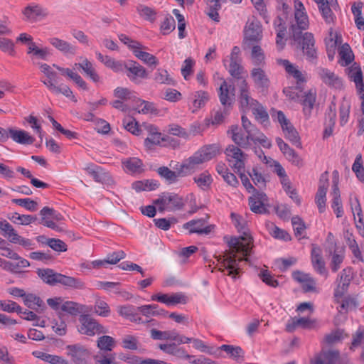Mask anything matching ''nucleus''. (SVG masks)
I'll return each instance as SVG.
<instances>
[{
    "instance_id": "nucleus-1",
    "label": "nucleus",
    "mask_w": 364,
    "mask_h": 364,
    "mask_svg": "<svg viewBox=\"0 0 364 364\" xmlns=\"http://www.w3.org/2000/svg\"><path fill=\"white\" fill-rule=\"evenodd\" d=\"M231 218L238 231L242 232L239 237H232L228 241L229 250L225 251L220 272L228 270V275L235 277L239 273L240 262H249L247 256L250 255L253 247V239L246 231V222L239 215L232 213Z\"/></svg>"
},
{
    "instance_id": "nucleus-2",
    "label": "nucleus",
    "mask_w": 364,
    "mask_h": 364,
    "mask_svg": "<svg viewBox=\"0 0 364 364\" xmlns=\"http://www.w3.org/2000/svg\"><path fill=\"white\" fill-rule=\"evenodd\" d=\"M295 13L294 19L291 23L289 33L294 41L301 38V33L309 28V22L306 14L304 12V4L299 0L294 1Z\"/></svg>"
},
{
    "instance_id": "nucleus-3",
    "label": "nucleus",
    "mask_w": 364,
    "mask_h": 364,
    "mask_svg": "<svg viewBox=\"0 0 364 364\" xmlns=\"http://www.w3.org/2000/svg\"><path fill=\"white\" fill-rule=\"evenodd\" d=\"M154 204L159 205V210L163 213L179 210L183 208L185 202L182 196L175 193H163L159 198L154 200Z\"/></svg>"
},
{
    "instance_id": "nucleus-4",
    "label": "nucleus",
    "mask_w": 364,
    "mask_h": 364,
    "mask_svg": "<svg viewBox=\"0 0 364 364\" xmlns=\"http://www.w3.org/2000/svg\"><path fill=\"white\" fill-rule=\"evenodd\" d=\"M80 325L78 332L88 336H93L95 334L106 333L107 330L100 324L97 320L92 318L89 314H82L79 317Z\"/></svg>"
},
{
    "instance_id": "nucleus-5",
    "label": "nucleus",
    "mask_w": 364,
    "mask_h": 364,
    "mask_svg": "<svg viewBox=\"0 0 364 364\" xmlns=\"http://www.w3.org/2000/svg\"><path fill=\"white\" fill-rule=\"evenodd\" d=\"M124 68L127 77L134 84L139 85L141 80L148 78L146 69L136 61L129 60L124 63Z\"/></svg>"
},
{
    "instance_id": "nucleus-6",
    "label": "nucleus",
    "mask_w": 364,
    "mask_h": 364,
    "mask_svg": "<svg viewBox=\"0 0 364 364\" xmlns=\"http://www.w3.org/2000/svg\"><path fill=\"white\" fill-rule=\"evenodd\" d=\"M66 354L74 364H87L90 353L81 344H71L65 347Z\"/></svg>"
},
{
    "instance_id": "nucleus-7",
    "label": "nucleus",
    "mask_w": 364,
    "mask_h": 364,
    "mask_svg": "<svg viewBox=\"0 0 364 364\" xmlns=\"http://www.w3.org/2000/svg\"><path fill=\"white\" fill-rule=\"evenodd\" d=\"M238 146L229 145L225 149V154L230 163L236 172H241L245 169V161L246 154Z\"/></svg>"
},
{
    "instance_id": "nucleus-8",
    "label": "nucleus",
    "mask_w": 364,
    "mask_h": 364,
    "mask_svg": "<svg viewBox=\"0 0 364 364\" xmlns=\"http://www.w3.org/2000/svg\"><path fill=\"white\" fill-rule=\"evenodd\" d=\"M296 41L301 47L303 53L306 60L314 62L317 59V51L315 48V40L311 33L306 32L304 35L301 33V38Z\"/></svg>"
},
{
    "instance_id": "nucleus-9",
    "label": "nucleus",
    "mask_w": 364,
    "mask_h": 364,
    "mask_svg": "<svg viewBox=\"0 0 364 364\" xmlns=\"http://www.w3.org/2000/svg\"><path fill=\"white\" fill-rule=\"evenodd\" d=\"M239 87L238 101L243 112L251 109L254 105H257V101L251 97L249 91V86L246 80L237 83Z\"/></svg>"
},
{
    "instance_id": "nucleus-10",
    "label": "nucleus",
    "mask_w": 364,
    "mask_h": 364,
    "mask_svg": "<svg viewBox=\"0 0 364 364\" xmlns=\"http://www.w3.org/2000/svg\"><path fill=\"white\" fill-rule=\"evenodd\" d=\"M340 352L336 349H322L310 360V364H337Z\"/></svg>"
},
{
    "instance_id": "nucleus-11",
    "label": "nucleus",
    "mask_w": 364,
    "mask_h": 364,
    "mask_svg": "<svg viewBox=\"0 0 364 364\" xmlns=\"http://www.w3.org/2000/svg\"><path fill=\"white\" fill-rule=\"evenodd\" d=\"M267 202V195L260 191H255L249 198V205L251 211L257 214H264L268 213L265 203Z\"/></svg>"
},
{
    "instance_id": "nucleus-12",
    "label": "nucleus",
    "mask_w": 364,
    "mask_h": 364,
    "mask_svg": "<svg viewBox=\"0 0 364 364\" xmlns=\"http://www.w3.org/2000/svg\"><path fill=\"white\" fill-rule=\"evenodd\" d=\"M22 14L24 16V20L31 23L36 22L39 18H45L48 15L46 9L36 4L28 5L22 11Z\"/></svg>"
},
{
    "instance_id": "nucleus-13",
    "label": "nucleus",
    "mask_w": 364,
    "mask_h": 364,
    "mask_svg": "<svg viewBox=\"0 0 364 364\" xmlns=\"http://www.w3.org/2000/svg\"><path fill=\"white\" fill-rule=\"evenodd\" d=\"M293 279L301 285L304 292L316 291L315 279L309 274L301 271H295L292 273Z\"/></svg>"
},
{
    "instance_id": "nucleus-14",
    "label": "nucleus",
    "mask_w": 364,
    "mask_h": 364,
    "mask_svg": "<svg viewBox=\"0 0 364 364\" xmlns=\"http://www.w3.org/2000/svg\"><path fill=\"white\" fill-rule=\"evenodd\" d=\"M205 219L192 220L183 224V228L188 230L190 234L208 235L213 229V225H205Z\"/></svg>"
},
{
    "instance_id": "nucleus-15",
    "label": "nucleus",
    "mask_w": 364,
    "mask_h": 364,
    "mask_svg": "<svg viewBox=\"0 0 364 364\" xmlns=\"http://www.w3.org/2000/svg\"><path fill=\"white\" fill-rule=\"evenodd\" d=\"M317 73L323 83L329 87L341 89L343 86L341 79L333 72L324 68H318Z\"/></svg>"
},
{
    "instance_id": "nucleus-16",
    "label": "nucleus",
    "mask_w": 364,
    "mask_h": 364,
    "mask_svg": "<svg viewBox=\"0 0 364 364\" xmlns=\"http://www.w3.org/2000/svg\"><path fill=\"white\" fill-rule=\"evenodd\" d=\"M250 76L257 89L267 90L269 86V79L265 71L261 68H254L250 72Z\"/></svg>"
},
{
    "instance_id": "nucleus-17",
    "label": "nucleus",
    "mask_w": 364,
    "mask_h": 364,
    "mask_svg": "<svg viewBox=\"0 0 364 364\" xmlns=\"http://www.w3.org/2000/svg\"><path fill=\"white\" fill-rule=\"evenodd\" d=\"M235 88L232 87V93L230 94V90L226 81H223L219 87L218 96L221 105L223 107L230 109L235 101Z\"/></svg>"
},
{
    "instance_id": "nucleus-18",
    "label": "nucleus",
    "mask_w": 364,
    "mask_h": 364,
    "mask_svg": "<svg viewBox=\"0 0 364 364\" xmlns=\"http://www.w3.org/2000/svg\"><path fill=\"white\" fill-rule=\"evenodd\" d=\"M152 301H156L166 304L168 306H173L178 304H185V296L181 294H173L168 295L167 294H156L151 296Z\"/></svg>"
},
{
    "instance_id": "nucleus-19",
    "label": "nucleus",
    "mask_w": 364,
    "mask_h": 364,
    "mask_svg": "<svg viewBox=\"0 0 364 364\" xmlns=\"http://www.w3.org/2000/svg\"><path fill=\"white\" fill-rule=\"evenodd\" d=\"M245 38L250 41L258 42L262 38V26L258 21L248 22L245 29Z\"/></svg>"
},
{
    "instance_id": "nucleus-20",
    "label": "nucleus",
    "mask_w": 364,
    "mask_h": 364,
    "mask_svg": "<svg viewBox=\"0 0 364 364\" xmlns=\"http://www.w3.org/2000/svg\"><path fill=\"white\" fill-rule=\"evenodd\" d=\"M360 348V360L364 362V326L359 328L352 334L351 343L349 346L350 350L355 351V349Z\"/></svg>"
},
{
    "instance_id": "nucleus-21",
    "label": "nucleus",
    "mask_w": 364,
    "mask_h": 364,
    "mask_svg": "<svg viewBox=\"0 0 364 364\" xmlns=\"http://www.w3.org/2000/svg\"><path fill=\"white\" fill-rule=\"evenodd\" d=\"M228 132L231 133L232 139L237 146L243 149H248L250 146L249 134H247V135L245 136L238 125L231 126Z\"/></svg>"
},
{
    "instance_id": "nucleus-22",
    "label": "nucleus",
    "mask_w": 364,
    "mask_h": 364,
    "mask_svg": "<svg viewBox=\"0 0 364 364\" xmlns=\"http://www.w3.org/2000/svg\"><path fill=\"white\" fill-rule=\"evenodd\" d=\"M351 268L343 269L341 272L340 282L335 291V296H341L348 289V287L353 278Z\"/></svg>"
},
{
    "instance_id": "nucleus-23",
    "label": "nucleus",
    "mask_w": 364,
    "mask_h": 364,
    "mask_svg": "<svg viewBox=\"0 0 364 364\" xmlns=\"http://www.w3.org/2000/svg\"><path fill=\"white\" fill-rule=\"evenodd\" d=\"M282 129L287 140L297 148H302L299 134L291 122L284 124V126L283 125Z\"/></svg>"
},
{
    "instance_id": "nucleus-24",
    "label": "nucleus",
    "mask_w": 364,
    "mask_h": 364,
    "mask_svg": "<svg viewBox=\"0 0 364 364\" xmlns=\"http://www.w3.org/2000/svg\"><path fill=\"white\" fill-rule=\"evenodd\" d=\"M278 62L284 67L286 72L296 80L297 84L306 81L305 74L300 71L296 65L290 63L288 60L280 59Z\"/></svg>"
},
{
    "instance_id": "nucleus-25",
    "label": "nucleus",
    "mask_w": 364,
    "mask_h": 364,
    "mask_svg": "<svg viewBox=\"0 0 364 364\" xmlns=\"http://www.w3.org/2000/svg\"><path fill=\"white\" fill-rule=\"evenodd\" d=\"M316 99V92L315 90H309L305 92L300 99V102L303 105V110L306 115H310L314 108Z\"/></svg>"
},
{
    "instance_id": "nucleus-26",
    "label": "nucleus",
    "mask_w": 364,
    "mask_h": 364,
    "mask_svg": "<svg viewBox=\"0 0 364 364\" xmlns=\"http://www.w3.org/2000/svg\"><path fill=\"white\" fill-rule=\"evenodd\" d=\"M10 137L16 143L21 144H32L35 139L24 130H16L12 128L9 129Z\"/></svg>"
},
{
    "instance_id": "nucleus-27",
    "label": "nucleus",
    "mask_w": 364,
    "mask_h": 364,
    "mask_svg": "<svg viewBox=\"0 0 364 364\" xmlns=\"http://www.w3.org/2000/svg\"><path fill=\"white\" fill-rule=\"evenodd\" d=\"M319 252V249L313 248L311 251L312 266L316 272L326 277L328 276V272L325 267V262Z\"/></svg>"
},
{
    "instance_id": "nucleus-28",
    "label": "nucleus",
    "mask_w": 364,
    "mask_h": 364,
    "mask_svg": "<svg viewBox=\"0 0 364 364\" xmlns=\"http://www.w3.org/2000/svg\"><path fill=\"white\" fill-rule=\"evenodd\" d=\"M348 77L355 82L358 93L364 92L363 73L359 67L355 66V64L353 65L349 68Z\"/></svg>"
},
{
    "instance_id": "nucleus-29",
    "label": "nucleus",
    "mask_w": 364,
    "mask_h": 364,
    "mask_svg": "<svg viewBox=\"0 0 364 364\" xmlns=\"http://www.w3.org/2000/svg\"><path fill=\"white\" fill-rule=\"evenodd\" d=\"M58 284H60L65 287L75 289H83L85 288V284L81 279L66 276L60 273H59Z\"/></svg>"
},
{
    "instance_id": "nucleus-30",
    "label": "nucleus",
    "mask_w": 364,
    "mask_h": 364,
    "mask_svg": "<svg viewBox=\"0 0 364 364\" xmlns=\"http://www.w3.org/2000/svg\"><path fill=\"white\" fill-rule=\"evenodd\" d=\"M49 42L53 46L64 54L75 55L76 53L75 46L62 39L51 38Z\"/></svg>"
},
{
    "instance_id": "nucleus-31",
    "label": "nucleus",
    "mask_w": 364,
    "mask_h": 364,
    "mask_svg": "<svg viewBox=\"0 0 364 364\" xmlns=\"http://www.w3.org/2000/svg\"><path fill=\"white\" fill-rule=\"evenodd\" d=\"M27 53L32 55L33 63H35L34 60L37 59L47 60L48 57L50 55L48 48H39L34 42H31L28 44Z\"/></svg>"
},
{
    "instance_id": "nucleus-32",
    "label": "nucleus",
    "mask_w": 364,
    "mask_h": 364,
    "mask_svg": "<svg viewBox=\"0 0 364 364\" xmlns=\"http://www.w3.org/2000/svg\"><path fill=\"white\" fill-rule=\"evenodd\" d=\"M38 277L46 284L54 286L58 284L59 273L52 269H38Z\"/></svg>"
},
{
    "instance_id": "nucleus-33",
    "label": "nucleus",
    "mask_w": 364,
    "mask_h": 364,
    "mask_svg": "<svg viewBox=\"0 0 364 364\" xmlns=\"http://www.w3.org/2000/svg\"><path fill=\"white\" fill-rule=\"evenodd\" d=\"M220 349L225 351L228 355L237 362H242L244 360V351L240 346L232 345H222Z\"/></svg>"
},
{
    "instance_id": "nucleus-34",
    "label": "nucleus",
    "mask_w": 364,
    "mask_h": 364,
    "mask_svg": "<svg viewBox=\"0 0 364 364\" xmlns=\"http://www.w3.org/2000/svg\"><path fill=\"white\" fill-rule=\"evenodd\" d=\"M75 66L81 68L86 75L88 76L93 82H98L100 81V77L99 75L94 68L92 63L87 58L83 59L81 63H75Z\"/></svg>"
},
{
    "instance_id": "nucleus-35",
    "label": "nucleus",
    "mask_w": 364,
    "mask_h": 364,
    "mask_svg": "<svg viewBox=\"0 0 364 364\" xmlns=\"http://www.w3.org/2000/svg\"><path fill=\"white\" fill-rule=\"evenodd\" d=\"M241 62H230L228 72L230 75L237 80V84L242 82V80H246V73L244 68L240 64Z\"/></svg>"
},
{
    "instance_id": "nucleus-36",
    "label": "nucleus",
    "mask_w": 364,
    "mask_h": 364,
    "mask_svg": "<svg viewBox=\"0 0 364 364\" xmlns=\"http://www.w3.org/2000/svg\"><path fill=\"white\" fill-rule=\"evenodd\" d=\"M193 106L195 108L193 112L203 107L209 101L210 96L208 92L199 90L192 94Z\"/></svg>"
},
{
    "instance_id": "nucleus-37",
    "label": "nucleus",
    "mask_w": 364,
    "mask_h": 364,
    "mask_svg": "<svg viewBox=\"0 0 364 364\" xmlns=\"http://www.w3.org/2000/svg\"><path fill=\"white\" fill-rule=\"evenodd\" d=\"M274 26L277 32L276 43L278 46H280V48H282L284 45L283 38L287 32V28L284 20L281 17L277 16L274 21Z\"/></svg>"
},
{
    "instance_id": "nucleus-38",
    "label": "nucleus",
    "mask_w": 364,
    "mask_h": 364,
    "mask_svg": "<svg viewBox=\"0 0 364 364\" xmlns=\"http://www.w3.org/2000/svg\"><path fill=\"white\" fill-rule=\"evenodd\" d=\"M124 166L127 171L139 173L144 171L143 163L141 159L136 157L129 158L122 161Z\"/></svg>"
},
{
    "instance_id": "nucleus-39",
    "label": "nucleus",
    "mask_w": 364,
    "mask_h": 364,
    "mask_svg": "<svg viewBox=\"0 0 364 364\" xmlns=\"http://www.w3.org/2000/svg\"><path fill=\"white\" fill-rule=\"evenodd\" d=\"M142 49L143 48L136 49L133 53L138 59L147 65L156 66L159 64V60L156 57L149 53L143 51Z\"/></svg>"
},
{
    "instance_id": "nucleus-40",
    "label": "nucleus",
    "mask_w": 364,
    "mask_h": 364,
    "mask_svg": "<svg viewBox=\"0 0 364 364\" xmlns=\"http://www.w3.org/2000/svg\"><path fill=\"white\" fill-rule=\"evenodd\" d=\"M220 148L218 144H210L203 146L198 151L201 154V157L205 162L211 160L219 153Z\"/></svg>"
},
{
    "instance_id": "nucleus-41",
    "label": "nucleus",
    "mask_w": 364,
    "mask_h": 364,
    "mask_svg": "<svg viewBox=\"0 0 364 364\" xmlns=\"http://www.w3.org/2000/svg\"><path fill=\"white\" fill-rule=\"evenodd\" d=\"M46 87L49 90L55 94H63L65 97H70L73 102H77V99L73 95L72 90L65 85L61 84L59 86H57L55 84H52L48 82L46 83Z\"/></svg>"
},
{
    "instance_id": "nucleus-42",
    "label": "nucleus",
    "mask_w": 364,
    "mask_h": 364,
    "mask_svg": "<svg viewBox=\"0 0 364 364\" xmlns=\"http://www.w3.org/2000/svg\"><path fill=\"white\" fill-rule=\"evenodd\" d=\"M204 162L205 161L201 157V154H199L198 151H196L192 156L189 157L184 163L181 165L180 171H183L184 169L194 170L198 165Z\"/></svg>"
},
{
    "instance_id": "nucleus-43",
    "label": "nucleus",
    "mask_w": 364,
    "mask_h": 364,
    "mask_svg": "<svg viewBox=\"0 0 364 364\" xmlns=\"http://www.w3.org/2000/svg\"><path fill=\"white\" fill-rule=\"evenodd\" d=\"M61 309L71 315L76 316L81 313H85L87 311L85 306L73 301H66L61 306Z\"/></svg>"
},
{
    "instance_id": "nucleus-44",
    "label": "nucleus",
    "mask_w": 364,
    "mask_h": 364,
    "mask_svg": "<svg viewBox=\"0 0 364 364\" xmlns=\"http://www.w3.org/2000/svg\"><path fill=\"white\" fill-rule=\"evenodd\" d=\"M151 337L154 340H176L178 334L175 331H161L156 328H152L150 331Z\"/></svg>"
},
{
    "instance_id": "nucleus-45",
    "label": "nucleus",
    "mask_w": 364,
    "mask_h": 364,
    "mask_svg": "<svg viewBox=\"0 0 364 364\" xmlns=\"http://www.w3.org/2000/svg\"><path fill=\"white\" fill-rule=\"evenodd\" d=\"M154 80L159 84L174 85L175 81L165 69L159 68L154 73Z\"/></svg>"
},
{
    "instance_id": "nucleus-46",
    "label": "nucleus",
    "mask_w": 364,
    "mask_h": 364,
    "mask_svg": "<svg viewBox=\"0 0 364 364\" xmlns=\"http://www.w3.org/2000/svg\"><path fill=\"white\" fill-rule=\"evenodd\" d=\"M251 59L256 66H263L265 64V55L259 46H253L251 50Z\"/></svg>"
},
{
    "instance_id": "nucleus-47",
    "label": "nucleus",
    "mask_w": 364,
    "mask_h": 364,
    "mask_svg": "<svg viewBox=\"0 0 364 364\" xmlns=\"http://www.w3.org/2000/svg\"><path fill=\"white\" fill-rule=\"evenodd\" d=\"M9 219L15 224L27 225L35 222L37 218L31 215H20L18 213H14L9 217Z\"/></svg>"
},
{
    "instance_id": "nucleus-48",
    "label": "nucleus",
    "mask_w": 364,
    "mask_h": 364,
    "mask_svg": "<svg viewBox=\"0 0 364 364\" xmlns=\"http://www.w3.org/2000/svg\"><path fill=\"white\" fill-rule=\"evenodd\" d=\"M157 173L161 178L165 179L169 183H173L177 181L179 176V172L171 171L167 166H161L156 170Z\"/></svg>"
},
{
    "instance_id": "nucleus-49",
    "label": "nucleus",
    "mask_w": 364,
    "mask_h": 364,
    "mask_svg": "<svg viewBox=\"0 0 364 364\" xmlns=\"http://www.w3.org/2000/svg\"><path fill=\"white\" fill-rule=\"evenodd\" d=\"M23 302L29 309L35 310L45 306L44 303L41 298L33 294H26Z\"/></svg>"
},
{
    "instance_id": "nucleus-50",
    "label": "nucleus",
    "mask_w": 364,
    "mask_h": 364,
    "mask_svg": "<svg viewBox=\"0 0 364 364\" xmlns=\"http://www.w3.org/2000/svg\"><path fill=\"white\" fill-rule=\"evenodd\" d=\"M193 181L199 188L206 190L210 187L213 179L210 174L208 171H205L195 176Z\"/></svg>"
},
{
    "instance_id": "nucleus-51",
    "label": "nucleus",
    "mask_w": 364,
    "mask_h": 364,
    "mask_svg": "<svg viewBox=\"0 0 364 364\" xmlns=\"http://www.w3.org/2000/svg\"><path fill=\"white\" fill-rule=\"evenodd\" d=\"M136 11L141 17L147 21L153 22L156 19V12L154 9L151 7L143 4H139L136 6Z\"/></svg>"
},
{
    "instance_id": "nucleus-52",
    "label": "nucleus",
    "mask_w": 364,
    "mask_h": 364,
    "mask_svg": "<svg viewBox=\"0 0 364 364\" xmlns=\"http://www.w3.org/2000/svg\"><path fill=\"white\" fill-rule=\"evenodd\" d=\"M291 225L294 228V235L296 237H299L300 240L301 236L306 229V225L299 216L296 215L291 218Z\"/></svg>"
},
{
    "instance_id": "nucleus-53",
    "label": "nucleus",
    "mask_w": 364,
    "mask_h": 364,
    "mask_svg": "<svg viewBox=\"0 0 364 364\" xmlns=\"http://www.w3.org/2000/svg\"><path fill=\"white\" fill-rule=\"evenodd\" d=\"M115 346L114 339L109 336H102L97 339V347L102 350L111 351Z\"/></svg>"
},
{
    "instance_id": "nucleus-54",
    "label": "nucleus",
    "mask_w": 364,
    "mask_h": 364,
    "mask_svg": "<svg viewBox=\"0 0 364 364\" xmlns=\"http://www.w3.org/2000/svg\"><path fill=\"white\" fill-rule=\"evenodd\" d=\"M40 66V69L43 73L46 75L47 77V80H41V82L46 86V83L50 82L52 84H55V78L57 77V73L52 70L50 66L48 64L43 63L40 64L37 63Z\"/></svg>"
},
{
    "instance_id": "nucleus-55",
    "label": "nucleus",
    "mask_w": 364,
    "mask_h": 364,
    "mask_svg": "<svg viewBox=\"0 0 364 364\" xmlns=\"http://www.w3.org/2000/svg\"><path fill=\"white\" fill-rule=\"evenodd\" d=\"M269 229L270 235L274 238L284 240L285 241H290L291 240V235L286 230L280 229L274 224H272Z\"/></svg>"
},
{
    "instance_id": "nucleus-56",
    "label": "nucleus",
    "mask_w": 364,
    "mask_h": 364,
    "mask_svg": "<svg viewBox=\"0 0 364 364\" xmlns=\"http://www.w3.org/2000/svg\"><path fill=\"white\" fill-rule=\"evenodd\" d=\"M0 309L9 313L16 312L22 313V308L15 301H0Z\"/></svg>"
},
{
    "instance_id": "nucleus-57",
    "label": "nucleus",
    "mask_w": 364,
    "mask_h": 364,
    "mask_svg": "<svg viewBox=\"0 0 364 364\" xmlns=\"http://www.w3.org/2000/svg\"><path fill=\"white\" fill-rule=\"evenodd\" d=\"M95 312L99 316L107 317L110 314V309L107 302L98 299L95 301Z\"/></svg>"
},
{
    "instance_id": "nucleus-58",
    "label": "nucleus",
    "mask_w": 364,
    "mask_h": 364,
    "mask_svg": "<svg viewBox=\"0 0 364 364\" xmlns=\"http://www.w3.org/2000/svg\"><path fill=\"white\" fill-rule=\"evenodd\" d=\"M327 188H318L316 195V203L320 213H323L326 209V196Z\"/></svg>"
},
{
    "instance_id": "nucleus-59",
    "label": "nucleus",
    "mask_w": 364,
    "mask_h": 364,
    "mask_svg": "<svg viewBox=\"0 0 364 364\" xmlns=\"http://www.w3.org/2000/svg\"><path fill=\"white\" fill-rule=\"evenodd\" d=\"M318 6L325 21L327 23L333 22L334 15L331 9L330 8L329 2L325 1V3H321V4Z\"/></svg>"
},
{
    "instance_id": "nucleus-60",
    "label": "nucleus",
    "mask_w": 364,
    "mask_h": 364,
    "mask_svg": "<svg viewBox=\"0 0 364 364\" xmlns=\"http://www.w3.org/2000/svg\"><path fill=\"white\" fill-rule=\"evenodd\" d=\"M353 171L360 181H364V168L360 154L356 156L355 160L352 166Z\"/></svg>"
},
{
    "instance_id": "nucleus-61",
    "label": "nucleus",
    "mask_w": 364,
    "mask_h": 364,
    "mask_svg": "<svg viewBox=\"0 0 364 364\" xmlns=\"http://www.w3.org/2000/svg\"><path fill=\"white\" fill-rule=\"evenodd\" d=\"M10 242L12 243H17L22 246L23 248L26 250H33L35 249L36 244L33 242L32 240L28 238L23 237L17 234V236L15 237H11L10 239Z\"/></svg>"
},
{
    "instance_id": "nucleus-62",
    "label": "nucleus",
    "mask_w": 364,
    "mask_h": 364,
    "mask_svg": "<svg viewBox=\"0 0 364 364\" xmlns=\"http://www.w3.org/2000/svg\"><path fill=\"white\" fill-rule=\"evenodd\" d=\"M343 330L337 329L326 335L324 337V341L329 345L338 343L343 338Z\"/></svg>"
},
{
    "instance_id": "nucleus-63",
    "label": "nucleus",
    "mask_w": 364,
    "mask_h": 364,
    "mask_svg": "<svg viewBox=\"0 0 364 364\" xmlns=\"http://www.w3.org/2000/svg\"><path fill=\"white\" fill-rule=\"evenodd\" d=\"M248 173L255 185L259 188H263L266 186V180L264 177L256 168H253L252 172H249Z\"/></svg>"
},
{
    "instance_id": "nucleus-64",
    "label": "nucleus",
    "mask_w": 364,
    "mask_h": 364,
    "mask_svg": "<svg viewBox=\"0 0 364 364\" xmlns=\"http://www.w3.org/2000/svg\"><path fill=\"white\" fill-rule=\"evenodd\" d=\"M252 113L257 119L262 122H267L269 119L268 113L266 112L263 106L257 102V105H254L252 108Z\"/></svg>"
}]
</instances>
